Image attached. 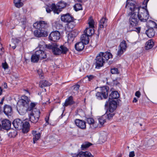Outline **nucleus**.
Masks as SVG:
<instances>
[{
    "instance_id": "nucleus-1",
    "label": "nucleus",
    "mask_w": 157,
    "mask_h": 157,
    "mask_svg": "<svg viewBox=\"0 0 157 157\" xmlns=\"http://www.w3.org/2000/svg\"><path fill=\"white\" fill-rule=\"evenodd\" d=\"M131 6L129 7V10H131L132 8L134 9V11L137 14L139 20L141 21L146 22L148 18V12L147 9L145 10L144 8H142L140 10V7L137 6L133 3L129 4Z\"/></svg>"
},
{
    "instance_id": "nucleus-2",
    "label": "nucleus",
    "mask_w": 157,
    "mask_h": 157,
    "mask_svg": "<svg viewBox=\"0 0 157 157\" xmlns=\"http://www.w3.org/2000/svg\"><path fill=\"white\" fill-rule=\"evenodd\" d=\"M112 57L113 56L110 52H100L95 59V68L98 69L102 67L106 61H107L109 59L112 58Z\"/></svg>"
},
{
    "instance_id": "nucleus-3",
    "label": "nucleus",
    "mask_w": 157,
    "mask_h": 157,
    "mask_svg": "<svg viewBox=\"0 0 157 157\" xmlns=\"http://www.w3.org/2000/svg\"><path fill=\"white\" fill-rule=\"evenodd\" d=\"M17 108L19 112L22 114L25 113L29 111V99L26 96H23L17 102Z\"/></svg>"
},
{
    "instance_id": "nucleus-4",
    "label": "nucleus",
    "mask_w": 157,
    "mask_h": 157,
    "mask_svg": "<svg viewBox=\"0 0 157 157\" xmlns=\"http://www.w3.org/2000/svg\"><path fill=\"white\" fill-rule=\"evenodd\" d=\"M46 46L48 49H51L53 53L55 55H58L61 54H66L68 51V49L65 46L61 45L59 46L56 43L46 45Z\"/></svg>"
},
{
    "instance_id": "nucleus-5",
    "label": "nucleus",
    "mask_w": 157,
    "mask_h": 157,
    "mask_svg": "<svg viewBox=\"0 0 157 157\" xmlns=\"http://www.w3.org/2000/svg\"><path fill=\"white\" fill-rule=\"evenodd\" d=\"M61 19L62 21L67 23V28L69 29V31H71L75 25L73 17L69 13H67L62 15Z\"/></svg>"
},
{
    "instance_id": "nucleus-6",
    "label": "nucleus",
    "mask_w": 157,
    "mask_h": 157,
    "mask_svg": "<svg viewBox=\"0 0 157 157\" xmlns=\"http://www.w3.org/2000/svg\"><path fill=\"white\" fill-rule=\"evenodd\" d=\"M131 12L128 14V16H130L129 19V27H132L137 25L139 21L137 14L134 11V9L132 8L129 10Z\"/></svg>"
},
{
    "instance_id": "nucleus-7",
    "label": "nucleus",
    "mask_w": 157,
    "mask_h": 157,
    "mask_svg": "<svg viewBox=\"0 0 157 157\" xmlns=\"http://www.w3.org/2000/svg\"><path fill=\"white\" fill-rule=\"evenodd\" d=\"M109 87L107 86L101 87L100 91L98 92L96 94V96L98 100H102L103 98H107Z\"/></svg>"
},
{
    "instance_id": "nucleus-8",
    "label": "nucleus",
    "mask_w": 157,
    "mask_h": 157,
    "mask_svg": "<svg viewBox=\"0 0 157 157\" xmlns=\"http://www.w3.org/2000/svg\"><path fill=\"white\" fill-rule=\"evenodd\" d=\"M36 109L35 111H32L30 113V121L33 123L37 122L40 117V111Z\"/></svg>"
},
{
    "instance_id": "nucleus-9",
    "label": "nucleus",
    "mask_w": 157,
    "mask_h": 157,
    "mask_svg": "<svg viewBox=\"0 0 157 157\" xmlns=\"http://www.w3.org/2000/svg\"><path fill=\"white\" fill-rule=\"evenodd\" d=\"M109 104V112L112 113L116 109L117 107V102L116 101L112 100L110 101H106L105 104L106 107H108Z\"/></svg>"
},
{
    "instance_id": "nucleus-10",
    "label": "nucleus",
    "mask_w": 157,
    "mask_h": 157,
    "mask_svg": "<svg viewBox=\"0 0 157 157\" xmlns=\"http://www.w3.org/2000/svg\"><path fill=\"white\" fill-rule=\"evenodd\" d=\"M127 48V44L126 41L123 40L120 43L118 47V50L117 52V55L119 56H121L126 51Z\"/></svg>"
},
{
    "instance_id": "nucleus-11",
    "label": "nucleus",
    "mask_w": 157,
    "mask_h": 157,
    "mask_svg": "<svg viewBox=\"0 0 157 157\" xmlns=\"http://www.w3.org/2000/svg\"><path fill=\"white\" fill-rule=\"evenodd\" d=\"M60 33L58 31L52 32L50 34L49 36V40L56 41L60 39Z\"/></svg>"
},
{
    "instance_id": "nucleus-12",
    "label": "nucleus",
    "mask_w": 157,
    "mask_h": 157,
    "mask_svg": "<svg viewBox=\"0 0 157 157\" xmlns=\"http://www.w3.org/2000/svg\"><path fill=\"white\" fill-rule=\"evenodd\" d=\"M75 122L76 125L79 128L82 129L86 128V123L84 121L77 119L75 120Z\"/></svg>"
},
{
    "instance_id": "nucleus-13",
    "label": "nucleus",
    "mask_w": 157,
    "mask_h": 157,
    "mask_svg": "<svg viewBox=\"0 0 157 157\" xmlns=\"http://www.w3.org/2000/svg\"><path fill=\"white\" fill-rule=\"evenodd\" d=\"M107 19L106 17H102L100 20L99 24L98 31L102 30L104 28L106 27L107 26Z\"/></svg>"
},
{
    "instance_id": "nucleus-14",
    "label": "nucleus",
    "mask_w": 157,
    "mask_h": 157,
    "mask_svg": "<svg viewBox=\"0 0 157 157\" xmlns=\"http://www.w3.org/2000/svg\"><path fill=\"white\" fill-rule=\"evenodd\" d=\"M46 11L48 13H50L53 10L55 13L58 14L59 13V10L56 9V5L55 4L53 3L51 5H47L46 7Z\"/></svg>"
},
{
    "instance_id": "nucleus-15",
    "label": "nucleus",
    "mask_w": 157,
    "mask_h": 157,
    "mask_svg": "<svg viewBox=\"0 0 157 157\" xmlns=\"http://www.w3.org/2000/svg\"><path fill=\"white\" fill-rule=\"evenodd\" d=\"M4 113L7 116H11L13 113L12 107L8 105H5L3 107Z\"/></svg>"
},
{
    "instance_id": "nucleus-16",
    "label": "nucleus",
    "mask_w": 157,
    "mask_h": 157,
    "mask_svg": "<svg viewBox=\"0 0 157 157\" xmlns=\"http://www.w3.org/2000/svg\"><path fill=\"white\" fill-rule=\"evenodd\" d=\"M22 123L21 120L17 119L13 121L12 124L15 128L21 129L22 128Z\"/></svg>"
},
{
    "instance_id": "nucleus-17",
    "label": "nucleus",
    "mask_w": 157,
    "mask_h": 157,
    "mask_svg": "<svg viewBox=\"0 0 157 157\" xmlns=\"http://www.w3.org/2000/svg\"><path fill=\"white\" fill-rule=\"evenodd\" d=\"M35 54L38 58L41 59H45L47 57V55L45 52L41 50H39L35 52Z\"/></svg>"
},
{
    "instance_id": "nucleus-18",
    "label": "nucleus",
    "mask_w": 157,
    "mask_h": 157,
    "mask_svg": "<svg viewBox=\"0 0 157 157\" xmlns=\"http://www.w3.org/2000/svg\"><path fill=\"white\" fill-rule=\"evenodd\" d=\"M2 125L3 129L8 130L10 128L11 124L10 121L5 119L2 121Z\"/></svg>"
},
{
    "instance_id": "nucleus-19",
    "label": "nucleus",
    "mask_w": 157,
    "mask_h": 157,
    "mask_svg": "<svg viewBox=\"0 0 157 157\" xmlns=\"http://www.w3.org/2000/svg\"><path fill=\"white\" fill-rule=\"evenodd\" d=\"M75 102L73 101V97L71 96L67 98L63 105L64 106H67L68 105H70L75 104Z\"/></svg>"
},
{
    "instance_id": "nucleus-20",
    "label": "nucleus",
    "mask_w": 157,
    "mask_h": 157,
    "mask_svg": "<svg viewBox=\"0 0 157 157\" xmlns=\"http://www.w3.org/2000/svg\"><path fill=\"white\" fill-rule=\"evenodd\" d=\"M67 5V3L64 1H61L59 2L56 6V9L59 10V13L62 10V9L65 7Z\"/></svg>"
},
{
    "instance_id": "nucleus-21",
    "label": "nucleus",
    "mask_w": 157,
    "mask_h": 157,
    "mask_svg": "<svg viewBox=\"0 0 157 157\" xmlns=\"http://www.w3.org/2000/svg\"><path fill=\"white\" fill-rule=\"evenodd\" d=\"M77 35L76 33L74 31H72L68 34V42L71 43L74 40Z\"/></svg>"
},
{
    "instance_id": "nucleus-22",
    "label": "nucleus",
    "mask_w": 157,
    "mask_h": 157,
    "mask_svg": "<svg viewBox=\"0 0 157 157\" xmlns=\"http://www.w3.org/2000/svg\"><path fill=\"white\" fill-rule=\"evenodd\" d=\"M32 134L33 136V143L34 144L36 143V141L39 140L41 136V133L40 132H38L36 133V131H33L32 132Z\"/></svg>"
},
{
    "instance_id": "nucleus-23",
    "label": "nucleus",
    "mask_w": 157,
    "mask_h": 157,
    "mask_svg": "<svg viewBox=\"0 0 157 157\" xmlns=\"http://www.w3.org/2000/svg\"><path fill=\"white\" fill-rule=\"evenodd\" d=\"M84 43L81 42L77 43L75 45V49L78 51H82L84 48Z\"/></svg>"
},
{
    "instance_id": "nucleus-24",
    "label": "nucleus",
    "mask_w": 157,
    "mask_h": 157,
    "mask_svg": "<svg viewBox=\"0 0 157 157\" xmlns=\"http://www.w3.org/2000/svg\"><path fill=\"white\" fill-rule=\"evenodd\" d=\"M39 29L46 30L49 26V24L47 21H40Z\"/></svg>"
},
{
    "instance_id": "nucleus-25",
    "label": "nucleus",
    "mask_w": 157,
    "mask_h": 157,
    "mask_svg": "<svg viewBox=\"0 0 157 157\" xmlns=\"http://www.w3.org/2000/svg\"><path fill=\"white\" fill-rule=\"evenodd\" d=\"M80 40L81 42L84 43L85 44H87L89 42V36L84 33L81 36Z\"/></svg>"
},
{
    "instance_id": "nucleus-26",
    "label": "nucleus",
    "mask_w": 157,
    "mask_h": 157,
    "mask_svg": "<svg viewBox=\"0 0 157 157\" xmlns=\"http://www.w3.org/2000/svg\"><path fill=\"white\" fill-rule=\"evenodd\" d=\"M84 33L89 37L91 36L94 33V31L93 28H87L84 31Z\"/></svg>"
},
{
    "instance_id": "nucleus-27",
    "label": "nucleus",
    "mask_w": 157,
    "mask_h": 157,
    "mask_svg": "<svg viewBox=\"0 0 157 157\" xmlns=\"http://www.w3.org/2000/svg\"><path fill=\"white\" fill-rule=\"evenodd\" d=\"M155 32L153 27H150L146 31V33L147 36L149 38H151L155 35Z\"/></svg>"
},
{
    "instance_id": "nucleus-28",
    "label": "nucleus",
    "mask_w": 157,
    "mask_h": 157,
    "mask_svg": "<svg viewBox=\"0 0 157 157\" xmlns=\"http://www.w3.org/2000/svg\"><path fill=\"white\" fill-rule=\"evenodd\" d=\"M119 94L117 91H113L109 95V99H116L119 97Z\"/></svg>"
},
{
    "instance_id": "nucleus-29",
    "label": "nucleus",
    "mask_w": 157,
    "mask_h": 157,
    "mask_svg": "<svg viewBox=\"0 0 157 157\" xmlns=\"http://www.w3.org/2000/svg\"><path fill=\"white\" fill-rule=\"evenodd\" d=\"M154 42L152 40H149L145 44V48L146 49H149L153 47L154 45Z\"/></svg>"
},
{
    "instance_id": "nucleus-30",
    "label": "nucleus",
    "mask_w": 157,
    "mask_h": 157,
    "mask_svg": "<svg viewBox=\"0 0 157 157\" xmlns=\"http://www.w3.org/2000/svg\"><path fill=\"white\" fill-rule=\"evenodd\" d=\"M50 83L48 81L45 80H41L40 82L39 86L41 88H43L50 85Z\"/></svg>"
},
{
    "instance_id": "nucleus-31",
    "label": "nucleus",
    "mask_w": 157,
    "mask_h": 157,
    "mask_svg": "<svg viewBox=\"0 0 157 157\" xmlns=\"http://www.w3.org/2000/svg\"><path fill=\"white\" fill-rule=\"evenodd\" d=\"M40 37H46L48 34V33L46 30L40 29Z\"/></svg>"
},
{
    "instance_id": "nucleus-32",
    "label": "nucleus",
    "mask_w": 157,
    "mask_h": 157,
    "mask_svg": "<svg viewBox=\"0 0 157 157\" xmlns=\"http://www.w3.org/2000/svg\"><path fill=\"white\" fill-rule=\"evenodd\" d=\"M12 43L10 45V46L12 47L14 49L16 46V44H17L19 40L17 39H12Z\"/></svg>"
},
{
    "instance_id": "nucleus-33",
    "label": "nucleus",
    "mask_w": 157,
    "mask_h": 157,
    "mask_svg": "<svg viewBox=\"0 0 157 157\" xmlns=\"http://www.w3.org/2000/svg\"><path fill=\"white\" fill-rule=\"evenodd\" d=\"M92 145V144L90 142H86L83 143L81 145V148L82 150H84Z\"/></svg>"
},
{
    "instance_id": "nucleus-34",
    "label": "nucleus",
    "mask_w": 157,
    "mask_h": 157,
    "mask_svg": "<svg viewBox=\"0 0 157 157\" xmlns=\"http://www.w3.org/2000/svg\"><path fill=\"white\" fill-rule=\"evenodd\" d=\"M80 87L79 85H75L72 86L73 89L72 92L74 94H77L78 92V90Z\"/></svg>"
},
{
    "instance_id": "nucleus-35",
    "label": "nucleus",
    "mask_w": 157,
    "mask_h": 157,
    "mask_svg": "<svg viewBox=\"0 0 157 157\" xmlns=\"http://www.w3.org/2000/svg\"><path fill=\"white\" fill-rule=\"evenodd\" d=\"M86 121L87 123L89 124H95V125H94V127L95 128L97 127L96 124V123L94 122V120L93 118H87Z\"/></svg>"
},
{
    "instance_id": "nucleus-36",
    "label": "nucleus",
    "mask_w": 157,
    "mask_h": 157,
    "mask_svg": "<svg viewBox=\"0 0 157 157\" xmlns=\"http://www.w3.org/2000/svg\"><path fill=\"white\" fill-rule=\"evenodd\" d=\"M39 59L38 58V57L35 55V54L34 53L32 55L31 57V61L33 63H37L38 62Z\"/></svg>"
},
{
    "instance_id": "nucleus-37",
    "label": "nucleus",
    "mask_w": 157,
    "mask_h": 157,
    "mask_svg": "<svg viewBox=\"0 0 157 157\" xmlns=\"http://www.w3.org/2000/svg\"><path fill=\"white\" fill-rule=\"evenodd\" d=\"M88 23L89 25V27L94 28V22L91 17H90L88 20Z\"/></svg>"
},
{
    "instance_id": "nucleus-38",
    "label": "nucleus",
    "mask_w": 157,
    "mask_h": 157,
    "mask_svg": "<svg viewBox=\"0 0 157 157\" xmlns=\"http://www.w3.org/2000/svg\"><path fill=\"white\" fill-rule=\"evenodd\" d=\"M74 8L76 11L82 10V7L81 4L79 3L76 4L74 6Z\"/></svg>"
},
{
    "instance_id": "nucleus-39",
    "label": "nucleus",
    "mask_w": 157,
    "mask_h": 157,
    "mask_svg": "<svg viewBox=\"0 0 157 157\" xmlns=\"http://www.w3.org/2000/svg\"><path fill=\"white\" fill-rule=\"evenodd\" d=\"M17 134V132L16 131L13 130L12 131L9 133L8 136L10 138L14 137Z\"/></svg>"
},
{
    "instance_id": "nucleus-40",
    "label": "nucleus",
    "mask_w": 157,
    "mask_h": 157,
    "mask_svg": "<svg viewBox=\"0 0 157 157\" xmlns=\"http://www.w3.org/2000/svg\"><path fill=\"white\" fill-rule=\"evenodd\" d=\"M22 128L23 129H27L29 130V122L25 121L23 124L22 126Z\"/></svg>"
},
{
    "instance_id": "nucleus-41",
    "label": "nucleus",
    "mask_w": 157,
    "mask_h": 157,
    "mask_svg": "<svg viewBox=\"0 0 157 157\" xmlns=\"http://www.w3.org/2000/svg\"><path fill=\"white\" fill-rule=\"evenodd\" d=\"M73 157H86L85 152L81 151L77 155H75Z\"/></svg>"
},
{
    "instance_id": "nucleus-42",
    "label": "nucleus",
    "mask_w": 157,
    "mask_h": 157,
    "mask_svg": "<svg viewBox=\"0 0 157 157\" xmlns=\"http://www.w3.org/2000/svg\"><path fill=\"white\" fill-rule=\"evenodd\" d=\"M107 138L105 134L101 135L99 137V140L102 143L104 142L106 140Z\"/></svg>"
},
{
    "instance_id": "nucleus-43",
    "label": "nucleus",
    "mask_w": 157,
    "mask_h": 157,
    "mask_svg": "<svg viewBox=\"0 0 157 157\" xmlns=\"http://www.w3.org/2000/svg\"><path fill=\"white\" fill-rule=\"evenodd\" d=\"M40 30L39 29L35 30L33 33L34 35L36 37H40Z\"/></svg>"
},
{
    "instance_id": "nucleus-44",
    "label": "nucleus",
    "mask_w": 157,
    "mask_h": 157,
    "mask_svg": "<svg viewBox=\"0 0 157 157\" xmlns=\"http://www.w3.org/2000/svg\"><path fill=\"white\" fill-rule=\"evenodd\" d=\"M37 104V102H31L30 103V111L32 110Z\"/></svg>"
},
{
    "instance_id": "nucleus-45",
    "label": "nucleus",
    "mask_w": 157,
    "mask_h": 157,
    "mask_svg": "<svg viewBox=\"0 0 157 157\" xmlns=\"http://www.w3.org/2000/svg\"><path fill=\"white\" fill-rule=\"evenodd\" d=\"M111 72L112 74H116L119 73L118 69L115 68H112L111 70Z\"/></svg>"
},
{
    "instance_id": "nucleus-46",
    "label": "nucleus",
    "mask_w": 157,
    "mask_h": 157,
    "mask_svg": "<svg viewBox=\"0 0 157 157\" xmlns=\"http://www.w3.org/2000/svg\"><path fill=\"white\" fill-rule=\"evenodd\" d=\"M40 23H39V21L36 22L34 23L33 25V27L36 29H39Z\"/></svg>"
},
{
    "instance_id": "nucleus-47",
    "label": "nucleus",
    "mask_w": 157,
    "mask_h": 157,
    "mask_svg": "<svg viewBox=\"0 0 157 157\" xmlns=\"http://www.w3.org/2000/svg\"><path fill=\"white\" fill-rule=\"evenodd\" d=\"M98 121L100 124L101 125H102L105 122V120L103 117H101L99 118Z\"/></svg>"
},
{
    "instance_id": "nucleus-48",
    "label": "nucleus",
    "mask_w": 157,
    "mask_h": 157,
    "mask_svg": "<svg viewBox=\"0 0 157 157\" xmlns=\"http://www.w3.org/2000/svg\"><path fill=\"white\" fill-rule=\"evenodd\" d=\"M151 25H152V26L151 27H153V28L157 29V24L154 21H151Z\"/></svg>"
},
{
    "instance_id": "nucleus-49",
    "label": "nucleus",
    "mask_w": 157,
    "mask_h": 157,
    "mask_svg": "<svg viewBox=\"0 0 157 157\" xmlns=\"http://www.w3.org/2000/svg\"><path fill=\"white\" fill-rule=\"evenodd\" d=\"M2 66L5 69H7L8 68V65L6 62L2 63Z\"/></svg>"
},
{
    "instance_id": "nucleus-50",
    "label": "nucleus",
    "mask_w": 157,
    "mask_h": 157,
    "mask_svg": "<svg viewBox=\"0 0 157 157\" xmlns=\"http://www.w3.org/2000/svg\"><path fill=\"white\" fill-rule=\"evenodd\" d=\"M133 0H127V1H126V6H125V8H129V7L131 6L129 4H131V3H130L129 1H133Z\"/></svg>"
},
{
    "instance_id": "nucleus-51",
    "label": "nucleus",
    "mask_w": 157,
    "mask_h": 157,
    "mask_svg": "<svg viewBox=\"0 0 157 157\" xmlns=\"http://www.w3.org/2000/svg\"><path fill=\"white\" fill-rule=\"evenodd\" d=\"M86 157H94L91 153L88 151L85 152Z\"/></svg>"
},
{
    "instance_id": "nucleus-52",
    "label": "nucleus",
    "mask_w": 157,
    "mask_h": 157,
    "mask_svg": "<svg viewBox=\"0 0 157 157\" xmlns=\"http://www.w3.org/2000/svg\"><path fill=\"white\" fill-rule=\"evenodd\" d=\"M114 113H109L108 114H107V116H108L107 117H108V119L109 120L111 119L112 118L113 116H114Z\"/></svg>"
},
{
    "instance_id": "nucleus-53",
    "label": "nucleus",
    "mask_w": 157,
    "mask_h": 157,
    "mask_svg": "<svg viewBox=\"0 0 157 157\" xmlns=\"http://www.w3.org/2000/svg\"><path fill=\"white\" fill-rule=\"evenodd\" d=\"M135 156L134 151L130 152L129 154V157H134Z\"/></svg>"
},
{
    "instance_id": "nucleus-54",
    "label": "nucleus",
    "mask_w": 157,
    "mask_h": 157,
    "mask_svg": "<svg viewBox=\"0 0 157 157\" xmlns=\"http://www.w3.org/2000/svg\"><path fill=\"white\" fill-rule=\"evenodd\" d=\"M87 77H88L89 81H90L91 80L93 79V78L94 77V76L93 75H87Z\"/></svg>"
},
{
    "instance_id": "nucleus-55",
    "label": "nucleus",
    "mask_w": 157,
    "mask_h": 157,
    "mask_svg": "<svg viewBox=\"0 0 157 157\" xmlns=\"http://www.w3.org/2000/svg\"><path fill=\"white\" fill-rule=\"evenodd\" d=\"M135 96L138 98H139L141 95V94L139 91H137L135 93Z\"/></svg>"
},
{
    "instance_id": "nucleus-56",
    "label": "nucleus",
    "mask_w": 157,
    "mask_h": 157,
    "mask_svg": "<svg viewBox=\"0 0 157 157\" xmlns=\"http://www.w3.org/2000/svg\"><path fill=\"white\" fill-rule=\"evenodd\" d=\"M29 130L27 129H24L23 128H22V132L23 133H26L28 132L29 131Z\"/></svg>"
},
{
    "instance_id": "nucleus-57",
    "label": "nucleus",
    "mask_w": 157,
    "mask_h": 157,
    "mask_svg": "<svg viewBox=\"0 0 157 157\" xmlns=\"http://www.w3.org/2000/svg\"><path fill=\"white\" fill-rule=\"evenodd\" d=\"M3 86L4 88H6L7 87V84L6 83H4Z\"/></svg>"
},
{
    "instance_id": "nucleus-58",
    "label": "nucleus",
    "mask_w": 157,
    "mask_h": 157,
    "mask_svg": "<svg viewBox=\"0 0 157 157\" xmlns=\"http://www.w3.org/2000/svg\"><path fill=\"white\" fill-rule=\"evenodd\" d=\"M137 101H138V100L136 98H134L133 100V102L136 103V102H137Z\"/></svg>"
},
{
    "instance_id": "nucleus-59",
    "label": "nucleus",
    "mask_w": 157,
    "mask_h": 157,
    "mask_svg": "<svg viewBox=\"0 0 157 157\" xmlns=\"http://www.w3.org/2000/svg\"><path fill=\"white\" fill-rule=\"evenodd\" d=\"M4 98H3L1 100V101H0V105H2V104H3V101L4 100Z\"/></svg>"
},
{
    "instance_id": "nucleus-60",
    "label": "nucleus",
    "mask_w": 157,
    "mask_h": 157,
    "mask_svg": "<svg viewBox=\"0 0 157 157\" xmlns=\"http://www.w3.org/2000/svg\"><path fill=\"white\" fill-rule=\"evenodd\" d=\"M136 29L137 30V31L138 33H140V27H138L136 28Z\"/></svg>"
},
{
    "instance_id": "nucleus-61",
    "label": "nucleus",
    "mask_w": 157,
    "mask_h": 157,
    "mask_svg": "<svg viewBox=\"0 0 157 157\" xmlns=\"http://www.w3.org/2000/svg\"><path fill=\"white\" fill-rule=\"evenodd\" d=\"M39 76L42 79L44 78V76L43 75H41V74L39 75Z\"/></svg>"
},
{
    "instance_id": "nucleus-62",
    "label": "nucleus",
    "mask_w": 157,
    "mask_h": 157,
    "mask_svg": "<svg viewBox=\"0 0 157 157\" xmlns=\"http://www.w3.org/2000/svg\"><path fill=\"white\" fill-rule=\"evenodd\" d=\"M2 92V90L1 88L0 87V95H1Z\"/></svg>"
},
{
    "instance_id": "nucleus-63",
    "label": "nucleus",
    "mask_w": 157,
    "mask_h": 157,
    "mask_svg": "<svg viewBox=\"0 0 157 157\" xmlns=\"http://www.w3.org/2000/svg\"><path fill=\"white\" fill-rule=\"evenodd\" d=\"M45 121H46V123H48V118L47 119L46 118H45Z\"/></svg>"
},
{
    "instance_id": "nucleus-64",
    "label": "nucleus",
    "mask_w": 157,
    "mask_h": 157,
    "mask_svg": "<svg viewBox=\"0 0 157 157\" xmlns=\"http://www.w3.org/2000/svg\"><path fill=\"white\" fill-rule=\"evenodd\" d=\"M148 1H149V0H147L146 1V6H145V7H147V2H148Z\"/></svg>"
}]
</instances>
